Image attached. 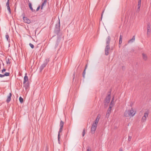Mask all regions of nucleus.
<instances>
[{
	"label": "nucleus",
	"mask_w": 151,
	"mask_h": 151,
	"mask_svg": "<svg viewBox=\"0 0 151 151\" xmlns=\"http://www.w3.org/2000/svg\"><path fill=\"white\" fill-rule=\"evenodd\" d=\"M136 111L135 109L131 107L130 108L127 109L124 113V116L127 117H131L133 116L136 114Z\"/></svg>",
	"instance_id": "f257e3e1"
},
{
	"label": "nucleus",
	"mask_w": 151,
	"mask_h": 151,
	"mask_svg": "<svg viewBox=\"0 0 151 151\" xmlns=\"http://www.w3.org/2000/svg\"><path fill=\"white\" fill-rule=\"evenodd\" d=\"M100 117V115L99 114H98L96 120L92 125L91 129V132L92 134H93L95 132Z\"/></svg>",
	"instance_id": "f03ea898"
},
{
	"label": "nucleus",
	"mask_w": 151,
	"mask_h": 151,
	"mask_svg": "<svg viewBox=\"0 0 151 151\" xmlns=\"http://www.w3.org/2000/svg\"><path fill=\"white\" fill-rule=\"evenodd\" d=\"M147 35L149 37L151 34V24L150 22L147 23Z\"/></svg>",
	"instance_id": "7ed1b4c3"
},
{
	"label": "nucleus",
	"mask_w": 151,
	"mask_h": 151,
	"mask_svg": "<svg viewBox=\"0 0 151 151\" xmlns=\"http://www.w3.org/2000/svg\"><path fill=\"white\" fill-rule=\"evenodd\" d=\"M113 104L112 103V100L111 103L109 108L108 110L107 111V113L106 114V117L107 118H108L109 116V115L111 113V108L113 106Z\"/></svg>",
	"instance_id": "20e7f679"
},
{
	"label": "nucleus",
	"mask_w": 151,
	"mask_h": 151,
	"mask_svg": "<svg viewBox=\"0 0 151 151\" xmlns=\"http://www.w3.org/2000/svg\"><path fill=\"white\" fill-rule=\"evenodd\" d=\"M142 57L143 60L144 61H147L148 59V58L147 54L144 52L142 53Z\"/></svg>",
	"instance_id": "39448f33"
},
{
	"label": "nucleus",
	"mask_w": 151,
	"mask_h": 151,
	"mask_svg": "<svg viewBox=\"0 0 151 151\" xmlns=\"http://www.w3.org/2000/svg\"><path fill=\"white\" fill-rule=\"evenodd\" d=\"M23 19L24 22L27 24H29L31 22V21L28 18L24 17Z\"/></svg>",
	"instance_id": "423d86ee"
},
{
	"label": "nucleus",
	"mask_w": 151,
	"mask_h": 151,
	"mask_svg": "<svg viewBox=\"0 0 151 151\" xmlns=\"http://www.w3.org/2000/svg\"><path fill=\"white\" fill-rule=\"evenodd\" d=\"M62 129L63 128H60L59 131L58 132V143L60 144V134L61 132L62 131Z\"/></svg>",
	"instance_id": "0eeeda50"
},
{
	"label": "nucleus",
	"mask_w": 151,
	"mask_h": 151,
	"mask_svg": "<svg viewBox=\"0 0 151 151\" xmlns=\"http://www.w3.org/2000/svg\"><path fill=\"white\" fill-rule=\"evenodd\" d=\"M110 47L109 46L107 45L105 49V52L106 55H107L109 54Z\"/></svg>",
	"instance_id": "6e6552de"
},
{
	"label": "nucleus",
	"mask_w": 151,
	"mask_h": 151,
	"mask_svg": "<svg viewBox=\"0 0 151 151\" xmlns=\"http://www.w3.org/2000/svg\"><path fill=\"white\" fill-rule=\"evenodd\" d=\"M47 64V62L44 63L42 64L41 66L40 67V71H42L44 68L46 66Z\"/></svg>",
	"instance_id": "1a4fd4ad"
},
{
	"label": "nucleus",
	"mask_w": 151,
	"mask_h": 151,
	"mask_svg": "<svg viewBox=\"0 0 151 151\" xmlns=\"http://www.w3.org/2000/svg\"><path fill=\"white\" fill-rule=\"evenodd\" d=\"M28 77L27 76V74L26 73L25 74V76L24 77V80L23 81L24 84L25 83H26V82H27L28 81Z\"/></svg>",
	"instance_id": "9d476101"
},
{
	"label": "nucleus",
	"mask_w": 151,
	"mask_h": 151,
	"mask_svg": "<svg viewBox=\"0 0 151 151\" xmlns=\"http://www.w3.org/2000/svg\"><path fill=\"white\" fill-rule=\"evenodd\" d=\"M12 96V94L10 93L9 95L8 96L7 99L6 100L7 102L8 103L11 100V97Z\"/></svg>",
	"instance_id": "9b49d317"
},
{
	"label": "nucleus",
	"mask_w": 151,
	"mask_h": 151,
	"mask_svg": "<svg viewBox=\"0 0 151 151\" xmlns=\"http://www.w3.org/2000/svg\"><path fill=\"white\" fill-rule=\"evenodd\" d=\"M5 38H6V39L9 42H10V40L9 39V35L8 34V33H6V34L5 35Z\"/></svg>",
	"instance_id": "f8f14e48"
},
{
	"label": "nucleus",
	"mask_w": 151,
	"mask_h": 151,
	"mask_svg": "<svg viewBox=\"0 0 151 151\" xmlns=\"http://www.w3.org/2000/svg\"><path fill=\"white\" fill-rule=\"evenodd\" d=\"M64 124V122L62 120H61L60 124V128H63Z\"/></svg>",
	"instance_id": "ddd939ff"
},
{
	"label": "nucleus",
	"mask_w": 151,
	"mask_h": 151,
	"mask_svg": "<svg viewBox=\"0 0 151 151\" xmlns=\"http://www.w3.org/2000/svg\"><path fill=\"white\" fill-rule=\"evenodd\" d=\"M135 39V38L134 36H133L132 39L129 41L128 42L129 43H132L134 41Z\"/></svg>",
	"instance_id": "4468645a"
},
{
	"label": "nucleus",
	"mask_w": 151,
	"mask_h": 151,
	"mask_svg": "<svg viewBox=\"0 0 151 151\" xmlns=\"http://www.w3.org/2000/svg\"><path fill=\"white\" fill-rule=\"evenodd\" d=\"M149 114V112L148 111H147L145 112L144 113V115L143 116L147 118L148 117Z\"/></svg>",
	"instance_id": "2eb2a0df"
},
{
	"label": "nucleus",
	"mask_w": 151,
	"mask_h": 151,
	"mask_svg": "<svg viewBox=\"0 0 151 151\" xmlns=\"http://www.w3.org/2000/svg\"><path fill=\"white\" fill-rule=\"evenodd\" d=\"M122 35H120L119 37V45L121 44L122 42Z\"/></svg>",
	"instance_id": "dca6fc26"
},
{
	"label": "nucleus",
	"mask_w": 151,
	"mask_h": 151,
	"mask_svg": "<svg viewBox=\"0 0 151 151\" xmlns=\"http://www.w3.org/2000/svg\"><path fill=\"white\" fill-rule=\"evenodd\" d=\"M110 98L109 96H108L106 97L105 100L106 102L107 103H109L110 101Z\"/></svg>",
	"instance_id": "f3484780"
},
{
	"label": "nucleus",
	"mask_w": 151,
	"mask_h": 151,
	"mask_svg": "<svg viewBox=\"0 0 151 151\" xmlns=\"http://www.w3.org/2000/svg\"><path fill=\"white\" fill-rule=\"evenodd\" d=\"M55 27L57 28L58 29H59V28L60 27V20H59V21L58 23L57 24H56V25Z\"/></svg>",
	"instance_id": "a211bd4d"
},
{
	"label": "nucleus",
	"mask_w": 151,
	"mask_h": 151,
	"mask_svg": "<svg viewBox=\"0 0 151 151\" xmlns=\"http://www.w3.org/2000/svg\"><path fill=\"white\" fill-rule=\"evenodd\" d=\"M146 119L147 118L143 116L142 119V122H145L146 121Z\"/></svg>",
	"instance_id": "6ab92c4d"
},
{
	"label": "nucleus",
	"mask_w": 151,
	"mask_h": 151,
	"mask_svg": "<svg viewBox=\"0 0 151 151\" xmlns=\"http://www.w3.org/2000/svg\"><path fill=\"white\" fill-rule=\"evenodd\" d=\"M29 7L30 9L32 11H33V9L32 7L31 4L30 3H29Z\"/></svg>",
	"instance_id": "aec40b11"
},
{
	"label": "nucleus",
	"mask_w": 151,
	"mask_h": 151,
	"mask_svg": "<svg viewBox=\"0 0 151 151\" xmlns=\"http://www.w3.org/2000/svg\"><path fill=\"white\" fill-rule=\"evenodd\" d=\"M19 101L21 103H22L23 102V99L21 96L19 98Z\"/></svg>",
	"instance_id": "412c9836"
},
{
	"label": "nucleus",
	"mask_w": 151,
	"mask_h": 151,
	"mask_svg": "<svg viewBox=\"0 0 151 151\" xmlns=\"http://www.w3.org/2000/svg\"><path fill=\"white\" fill-rule=\"evenodd\" d=\"M46 3L44 2H43L42 3V5H41V9H43V7L44 6H45L46 4Z\"/></svg>",
	"instance_id": "4be33fe9"
},
{
	"label": "nucleus",
	"mask_w": 151,
	"mask_h": 151,
	"mask_svg": "<svg viewBox=\"0 0 151 151\" xmlns=\"http://www.w3.org/2000/svg\"><path fill=\"white\" fill-rule=\"evenodd\" d=\"M9 73H6L4 74L3 75V76H4V77L5 76H9Z\"/></svg>",
	"instance_id": "5701e85b"
},
{
	"label": "nucleus",
	"mask_w": 151,
	"mask_h": 151,
	"mask_svg": "<svg viewBox=\"0 0 151 151\" xmlns=\"http://www.w3.org/2000/svg\"><path fill=\"white\" fill-rule=\"evenodd\" d=\"M24 87L26 89H27L28 87V85L27 84H26V83H25L24 84Z\"/></svg>",
	"instance_id": "b1692460"
},
{
	"label": "nucleus",
	"mask_w": 151,
	"mask_h": 151,
	"mask_svg": "<svg viewBox=\"0 0 151 151\" xmlns=\"http://www.w3.org/2000/svg\"><path fill=\"white\" fill-rule=\"evenodd\" d=\"M141 3H139V2H138V9H139L140 7V6H141Z\"/></svg>",
	"instance_id": "393cba45"
},
{
	"label": "nucleus",
	"mask_w": 151,
	"mask_h": 151,
	"mask_svg": "<svg viewBox=\"0 0 151 151\" xmlns=\"http://www.w3.org/2000/svg\"><path fill=\"white\" fill-rule=\"evenodd\" d=\"M29 45L32 48H34V45L32 44L31 43H29Z\"/></svg>",
	"instance_id": "a878e982"
},
{
	"label": "nucleus",
	"mask_w": 151,
	"mask_h": 151,
	"mask_svg": "<svg viewBox=\"0 0 151 151\" xmlns=\"http://www.w3.org/2000/svg\"><path fill=\"white\" fill-rule=\"evenodd\" d=\"M7 10L9 11V12L10 13H11V9H10V7L9 6H7Z\"/></svg>",
	"instance_id": "bb28decb"
},
{
	"label": "nucleus",
	"mask_w": 151,
	"mask_h": 151,
	"mask_svg": "<svg viewBox=\"0 0 151 151\" xmlns=\"http://www.w3.org/2000/svg\"><path fill=\"white\" fill-rule=\"evenodd\" d=\"M9 0H7V2H6V6H9Z\"/></svg>",
	"instance_id": "cd10ccee"
},
{
	"label": "nucleus",
	"mask_w": 151,
	"mask_h": 151,
	"mask_svg": "<svg viewBox=\"0 0 151 151\" xmlns=\"http://www.w3.org/2000/svg\"><path fill=\"white\" fill-rule=\"evenodd\" d=\"M85 134V130L84 129L83 131V133H82V135L83 137L84 136Z\"/></svg>",
	"instance_id": "c85d7f7f"
},
{
	"label": "nucleus",
	"mask_w": 151,
	"mask_h": 151,
	"mask_svg": "<svg viewBox=\"0 0 151 151\" xmlns=\"http://www.w3.org/2000/svg\"><path fill=\"white\" fill-rule=\"evenodd\" d=\"M134 104V102H131V103H130V104L131 106H132Z\"/></svg>",
	"instance_id": "c756f323"
},
{
	"label": "nucleus",
	"mask_w": 151,
	"mask_h": 151,
	"mask_svg": "<svg viewBox=\"0 0 151 151\" xmlns=\"http://www.w3.org/2000/svg\"><path fill=\"white\" fill-rule=\"evenodd\" d=\"M6 71V69L5 68H4L3 70H2L1 72L2 73H4V72H5Z\"/></svg>",
	"instance_id": "7c9ffc66"
},
{
	"label": "nucleus",
	"mask_w": 151,
	"mask_h": 151,
	"mask_svg": "<svg viewBox=\"0 0 151 151\" xmlns=\"http://www.w3.org/2000/svg\"><path fill=\"white\" fill-rule=\"evenodd\" d=\"M3 77H4V76H3V75L0 74V77L3 78Z\"/></svg>",
	"instance_id": "2f4dec72"
},
{
	"label": "nucleus",
	"mask_w": 151,
	"mask_h": 151,
	"mask_svg": "<svg viewBox=\"0 0 151 151\" xmlns=\"http://www.w3.org/2000/svg\"><path fill=\"white\" fill-rule=\"evenodd\" d=\"M87 151H91V149L88 148L87 149Z\"/></svg>",
	"instance_id": "473e14b6"
},
{
	"label": "nucleus",
	"mask_w": 151,
	"mask_h": 151,
	"mask_svg": "<svg viewBox=\"0 0 151 151\" xmlns=\"http://www.w3.org/2000/svg\"><path fill=\"white\" fill-rule=\"evenodd\" d=\"M40 6H38V7L37 8V10H37V11H38V10H39V9H40Z\"/></svg>",
	"instance_id": "72a5a7b5"
},
{
	"label": "nucleus",
	"mask_w": 151,
	"mask_h": 151,
	"mask_svg": "<svg viewBox=\"0 0 151 151\" xmlns=\"http://www.w3.org/2000/svg\"><path fill=\"white\" fill-rule=\"evenodd\" d=\"M74 78H75V75L74 74L73 75V80H74Z\"/></svg>",
	"instance_id": "f704fd0d"
},
{
	"label": "nucleus",
	"mask_w": 151,
	"mask_h": 151,
	"mask_svg": "<svg viewBox=\"0 0 151 151\" xmlns=\"http://www.w3.org/2000/svg\"><path fill=\"white\" fill-rule=\"evenodd\" d=\"M119 151H123V150L122 148H120L119 149Z\"/></svg>",
	"instance_id": "c9c22d12"
},
{
	"label": "nucleus",
	"mask_w": 151,
	"mask_h": 151,
	"mask_svg": "<svg viewBox=\"0 0 151 151\" xmlns=\"http://www.w3.org/2000/svg\"><path fill=\"white\" fill-rule=\"evenodd\" d=\"M47 0H44V2H46V3H47Z\"/></svg>",
	"instance_id": "e433bc0d"
},
{
	"label": "nucleus",
	"mask_w": 151,
	"mask_h": 151,
	"mask_svg": "<svg viewBox=\"0 0 151 151\" xmlns=\"http://www.w3.org/2000/svg\"><path fill=\"white\" fill-rule=\"evenodd\" d=\"M141 0H138V2L141 3Z\"/></svg>",
	"instance_id": "4c0bfd02"
},
{
	"label": "nucleus",
	"mask_w": 151,
	"mask_h": 151,
	"mask_svg": "<svg viewBox=\"0 0 151 151\" xmlns=\"http://www.w3.org/2000/svg\"><path fill=\"white\" fill-rule=\"evenodd\" d=\"M45 151H48V149L47 148L46 149Z\"/></svg>",
	"instance_id": "58836bf2"
},
{
	"label": "nucleus",
	"mask_w": 151,
	"mask_h": 151,
	"mask_svg": "<svg viewBox=\"0 0 151 151\" xmlns=\"http://www.w3.org/2000/svg\"><path fill=\"white\" fill-rule=\"evenodd\" d=\"M108 39H109V40H110V37H108Z\"/></svg>",
	"instance_id": "ea45409f"
},
{
	"label": "nucleus",
	"mask_w": 151,
	"mask_h": 151,
	"mask_svg": "<svg viewBox=\"0 0 151 151\" xmlns=\"http://www.w3.org/2000/svg\"><path fill=\"white\" fill-rule=\"evenodd\" d=\"M131 139V137L130 138V137H129V139Z\"/></svg>",
	"instance_id": "a19ab883"
}]
</instances>
